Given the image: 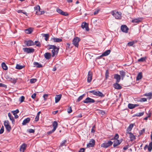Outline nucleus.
I'll use <instances>...</instances> for the list:
<instances>
[{"mask_svg": "<svg viewBox=\"0 0 152 152\" xmlns=\"http://www.w3.org/2000/svg\"><path fill=\"white\" fill-rule=\"evenodd\" d=\"M89 92L95 95L101 97H102L104 96V95L102 93L99 91H90Z\"/></svg>", "mask_w": 152, "mask_h": 152, "instance_id": "1", "label": "nucleus"}, {"mask_svg": "<svg viewBox=\"0 0 152 152\" xmlns=\"http://www.w3.org/2000/svg\"><path fill=\"white\" fill-rule=\"evenodd\" d=\"M112 14L114 17L116 19H121V13L118 12L113 11Z\"/></svg>", "mask_w": 152, "mask_h": 152, "instance_id": "2", "label": "nucleus"}, {"mask_svg": "<svg viewBox=\"0 0 152 152\" xmlns=\"http://www.w3.org/2000/svg\"><path fill=\"white\" fill-rule=\"evenodd\" d=\"M113 143L111 141H108L107 142H105L102 144L101 146L104 148H107L111 145Z\"/></svg>", "mask_w": 152, "mask_h": 152, "instance_id": "3", "label": "nucleus"}, {"mask_svg": "<svg viewBox=\"0 0 152 152\" xmlns=\"http://www.w3.org/2000/svg\"><path fill=\"white\" fill-rule=\"evenodd\" d=\"M80 39L77 37H75L73 39L72 44L76 47H78L79 46V42L80 41Z\"/></svg>", "mask_w": 152, "mask_h": 152, "instance_id": "4", "label": "nucleus"}, {"mask_svg": "<svg viewBox=\"0 0 152 152\" xmlns=\"http://www.w3.org/2000/svg\"><path fill=\"white\" fill-rule=\"evenodd\" d=\"M59 48L57 47H55L52 50V56L53 57L56 56L58 52Z\"/></svg>", "mask_w": 152, "mask_h": 152, "instance_id": "5", "label": "nucleus"}, {"mask_svg": "<svg viewBox=\"0 0 152 152\" xmlns=\"http://www.w3.org/2000/svg\"><path fill=\"white\" fill-rule=\"evenodd\" d=\"M95 102V101L93 99L90 97L87 98L85 100L83 101V102L85 103H93Z\"/></svg>", "mask_w": 152, "mask_h": 152, "instance_id": "6", "label": "nucleus"}, {"mask_svg": "<svg viewBox=\"0 0 152 152\" xmlns=\"http://www.w3.org/2000/svg\"><path fill=\"white\" fill-rule=\"evenodd\" d=\"M23 51L27 53H33L34 51V49L33 48H23Z\"/></svg>", "mask_w": 152, "mask_h": 152, "instance_id": "7", "label": "nucleus"}, {"mask_svg": "<svg viewBox=\"0 0 152 152\" xmlns=\"http://www.w3.org/2000/svg\"><path fill=\"white\" fill-rule=\"evenodd\" d=\"M95 144V141L94 139L91 140L87 144V148L93 147H94Z\"/></svg>", "mask_w": 152, "mask_h": 152, "instance_id": "8", "label": "nucleus"}, {"mask_svg": "<svg viewBox=\"0 0 152 152\" xmlns=\"http://www.w3.org/2000/svg\"><path fill=\"white\" fill-rule=\"evenodd\" d=\"M81 27L83 29H85L86 31H88L89 30L88 25L87 23L85 22H83L82 23Z\"/></svg>", "mask_w": 152, "mask_h": 152, "instance_id": "9", "label": "nucleus"}, {"mask_svg": "<svg viewBox=\"0 0 152 152\" xmlns=\"http://www.w3.org/2000/svg\"><path fill=\"white\" fill-rule=\"evenodd\" d=\"M92 73L91 71H89L88 72L87 80V82L89 83L92 80Z\"/></svg>", "mask_w": 152, "mask_h": 152, "instance_id": "10", "label": "nucleus"}, {"mask_svg": "<svg viewBox=\"0 0 152 152\" xmlns=\"http://www.w3.org/2000/svg\"><path fill=\"white\" fill-rule=\"evenodd\" d=\"M56 11L59 14L64 16H67L68 14L67 12H65L62 11L61 9L57 8L56 9Z\"/></svg>", "mask_w": 152, "mask_h": 152, "instance_id": "11", "label": "nucleus"}, {"mask_svg": "<svg viewBox=\"0 0 152 152\" xmlns=\"http://www.w3.org/2000/svg\"><path fill=\"white\" fill-rule=\"evenodd\" d=\"M121 29L123 32L126 33L128 32L129 28L126 25H122L121 27Z\"/></svg>", "mask_w": 152, "mask_h": 152, "instance_id": "12", "label": "nucleus"}, {"mask_svg": "<svg viewBox=\"0 0 152 152\" xmlns=\"http://www.w3.org/2000/svg\"><path fill=\"white\" fill-rule=\"evenodd\" d=\"M114 78L116 80V83H118L119 82L121 79V76L118 74H115L114 75Z\"/></svg>", "mask_w": 152, "mask_h": 152, "instance_id": "13", "label": "nucleus"}, {"mask_svg": "<svg viewBox=\"0 0 152 152\" xmlns=\"http://www.w3.org/2000/svg\"><path fill=\"white\" fill-rule=\"evenodd\" d=\"M139 105L138 104H133L129 103L128 104V107L129 109H132L138 106Z\"/></svg>", "mask_w": 152, "mask_h": 152, "instance_id": "14", "label": "nucleus"}, {"mask_svg": "<svg viewBox=\"0 0 152 152\" xmlns=\"http://www.w3.org/2000/svg\"><path fill=\"white\" fill-rule=\"evenodd\" d=\"M62 97L61 94L56 95L55 98L56 103H58Z\"/></svg>", "mask_w": 152, "mask_h": 152, "instance_id": "15", "label": "nucleus"}, {"mask_svg": "<svg viewBox=\"0 0 152 152\" xmlns=\"http://www.w3.org/2000/svg\"><path fill=\"white\" fill-rule=\"evenodd\" d=\"M26 44L27 46H32L34 45L33 41L31 40L26 41Z\"/></svg>", "mask_w": 152, "mask_h": 152, "instance_id": "16", "label": "nucleus"}, {"mask_svg": "<svg viewBox=\"0 0 152 152\" xmlns=\"http://www.w3.org/2000/svg\"><path fill=\"white\" fill-rule=\"evenodd\" d=\"M121 141L118 140H115L114 141L113 146L114 148L116 147L120 144Z\"/></svg>", "mask_w": 152, "mask_h": 152, "instance_id": "17", "label": "nucleus"}, {"mask_svg": "<svg viewBox=\"0 0 152 152\" xmlns=\"http://www.w3.org/2000/svg\"><path fill=\"white\" fill-rule=\"evenodd\" d=\"M8 116L9 117L10 120L12 121V124H15V120L13 117L10 113H8Z\"/></svg>", "mask_w": 152, "mask_h": 152, "instance_id": "18", "label": "nucleus"}, {"mask_svg": "<svg viewBox=\"0 0 152 152\" xmlns=\"http://www.w3.org/2000/svg\"><path fill=\"white\" fill-rule=\"evenodd\" d=\"M113 86L115 89H120L122 88V87L118 83H116H116L113 84Z\"/></svg>", "mask_w": 152, "mask_h": 152, "instance_id": "19", "label": "nucleus"}, {"mask_svg": "<svg viewBox=\"0 0 152 152\" xmlns=\"http://www.w3.org/2000/svg\"><path fill=\"white\" fill-rule=\"evenodd\" d=\"M126 133L129 134V135L130 138V140L131 141H132L135 139L136 137L132 133L129 132H126Z\"/></svg>", "mask_w": 152, "mask_h": 152, "instance_id": "20", "label": "nucleus"}, {"mask_svg": "<svg viewBox=\"0 0 152 152\" xmlns=\"http://www.w3.org/2000/svg\"><path fill=\"white\" fill-rule=\"evenodd\" d=\"M45 58L47 60L49 59L51 56V54L49 53H46L44 54Z\"/></svg>", "mask_w": 152, "mask_h": 152, "instance_id": "21", "label": "nucleus"}, {"mask_svg": "<svg viewBox=\"0 0 152 152\" xmlns=\"http://www.w3.org/2000/svg\"><path fill=\"white\" fill-rule=\"evenodd\" d=\"M30 120V119L29 118H26L24 120H23L22 124L23 125H26V124L27 123H28L29 122Z\"/></svg>", "mask_w": 152, "mask_h": 152, "instance_id": "22", "label": "nucleus"}, {"mask_svg": "<svg viewBox=\"0 0 152 152\" xmlns=\"http://www.w3.org/2000/svg\"><path fill=\"white\" fill-rule=\"evenodd\" d=\"M52 126L53 127V129L56 130V129L58 127V123L57 121H54L52 123Z\"/></svg>", "mask_w": 152, "mask_h": 152, "instance_id": "23", "label": "nucleus"}, {"mask_svg": "<svg viewBox=\"0 0 152 152\" xmlns=\"http://www.w3.org/2000/svg\"><path fill=\"white\" fill-rule=\"evenodd\" d=\"M54 42H59L62 41V39L60 38L54 37L52 39Z\"/></svg>", "mask_w": 152, "mask_h": 152, "instance_id": "24", "label": "nucleus"}, {"mask_svg": "<svg viewBox=\"0 0 152 152\" xmlns=\"http://www.w3.org/2000/svg\"><path fill=\"white\" fill-rule=\"evenodd\" d=\"M111 51L110 50H107L105 51L102 54V56H106L109 55Z\"/></svg>", "mask_w": 152, "mask_h": 152, "instance_id": "25", "label": "nucleus"}, {"mask_svg": "<svg viewBox=\"0 0 152 152\" xmlns=\"http://www.w3.org/2000/svg\"><path fill=\"white\" fill-rule=\"evenodd\" d=\"M142 72H140L137 75L136 80H138L142 79Z\"/></svg>", "mask_w": 152, "mask_h": 152, "instance_id": "26", "label": "nucleus"}, {"mask_svg": "<svg viewBox=\"0 0 152 152\" xmlns=\"http://www.w3.org/2000/svg\"><path fill=\"white\" fill-rule=\"evenodd\" d=\"M26 145L25 143H23L22 144V145L20 146V150L21 151V150H23V152L26 149Z\"/></svg>", "mask_w": 152, "mask_h": 152, "instance_id": "27", "label": "nucleus"}, {"mask_svg": "<svg viewBox=\"0 0 152 152\" xmlns=\"http://www.w3.org/2000/svg\"><path fill=\"white\" fill-rule=\"evenodd\" d=\"M1 66L3 69L4 70H6L8 69V67L4 62L2 63Z\"/></svg>", "mask_w": 152, "mask_h": 152, "instance_id": "28", "label": "nucleus"}, {"mask_svg": "<svg viewBox=\"0 0 152 152\" xmlns=\"http://www.w3.org/2000/svg\"><path fill=\"white\" fill-rule=\"evenodd\" d=\"M33 30L31 28L25 30V32L27 34H30L32 31Z\"/></svg>", "mask_w": 152, "mask_h": 152, "instance_id": "29", "label": "nucleus"}, {"mask_svg": "<svg viewBox=\"0 0 152 152\" xmlns=\"http://www.w3.org/2000/svg\"><path fill=\"white\" fill-rule=\"evenodd\" d=\"M133 127V124H130L127 129V131L128 132H129L131 131Z\"/></svg>", "mask_w": 152, "mask_h": 152, "instance_id": "30", "label": "nucleus"}, {"mask_svg": "<svg viewBox=\"0 0 152 152\" xmlns=\"http://www.w3.org/2000/svg\"><path fill=\"white\" fill-rule=\"evenodd\" d=\"M25 66H21L18 64H17L15 68L17 69H21L24 67Z\"/></svg>", "mask_w": 152, "mask_h": 152, "instance_id": "31", "label": "nucleus"}, {"mask_svg": "<svg viewBox=\"0 0 152 152\" xmlns=\"http://www.w3.org/2000/svg\"><path fill=\"white\" fill-rule=\"evenodd\" d=\"M40 113H41L40 111H39L37 113V115L36 116L35 118V121L37 122L39 121V114Z\"/></svg>", "mask_w": 152, "mask_h": 152, "instance_id": "32", "label": "nucleus"}, {"mask_svg": "<svg viewBox=\"0 0 152 152\" xmlns=\"http://www.w3.org/2000/svg\"><path fill=\"white\" fill-rule=\"evenodd\" d=\"M40 7L39 5H37L36 6H35L34 7V9L35 10H36V13H37V12L38 11H40Z\"/></svg>", "mask_w": 152, "mask_h": 152, "instance_id": "33", "label": "nucleus"}, {"mask_svg": "<svg viewBox=\"0 0 152 152\" xmlns=\"http://www.w3.org/2000/svg\"><path fill=\"white\" fill-rule=\"evenodd\" d=\"M120 74L121 75L122 79L123 80L125 76V75L126 73L124 71L122 70L120 71Z\"/></svg>", "mask_w": 152, "mask_h": 152, "instance_id": "34", "label": "nucleus"}, {"mask_svg": "<svg viewBox=\"0 0 152 152\" xmlns=\"http://www.w3.org/2000/svg\"><path fill=\"white\" fill-rule=\"evenodd\" d=\"M152 150V142H150L148 146V150L151 152Z\"/></svg>", "mask_w": 152, "mask_h": 152, "instance_id": "35", "label": "nucleus"}, {"mask_svg": "<svg viewBox=\"0 0 152 152\" xmlns=\"http://www.w3.org/2000/svg\"><path fill=\"white\" fill-rule=\"evenodd\" d=\"M42 36L45 37V39L46 41H47L49 37V34H42Z\"/></svg>", "mask_w": 152, "mask_h": 152, "instance_id": "36", "label": "nucleus"}, {"mask_svg": "<svg viewBox=\"0 0 152 152\" xmlns=\"http://www.w3.org/2000/svg\"><path fill=\"white\" fill-rule=\"evenodd\" d=\"M66 140H64L63 141H62V142L60 144V145L59 146L60 147H62L64 146H66Z\"/></svg>", "mask_w": 152, "mask_h": 152, "instance_id": "37", "label": "nucleus"}, {"mask_svg": "<svg viewBox=\"0 0 152 152\" xmlns=\"http://www.w3.org/2000/svg\"><path fill=\"white\" fill-rule=\"evenodd\" d=\"M34 64L38 68H40L42 66L41 64H39L37 62H34Z\"/></svg>", "mask_w": 152, "mask_h": 152, "instance_id": "38", "label": "nucleus"}, {"mask_svg": "<svg viewBox=\"0 0 152 152\" xmlns=\"http://www.w3.org/2000/svg\"><path fill=\"white\" fill-rule=\"evenodd\" d=\"M144 114V112H141V113H137L135 114L134 115L135 116H137V117H140L141 116H142Z\"/></svg>", "mask_w": 152, "mask_h": 152, "instance_id": "39", "label": "nucleus"}, {"mask_svg": "<svg viewBox=\"0 0 152 152\" xmlns=\"http://www.w3.org/2000/svg\"><path fill=\"white\" fill-rule=\"evenodd\" d=\"M9 80L10 81H11L12 83H15L16 82V80L14 78L12 77H10Z\"/></svg>", "mask_w": 152, "mask_h": 152, "instance_id": "40", "label": "nucleus"}, {"mask_svg": "<svg viewBox=\"0 0 152 152\" xmlns=\"http://www.w3.org/2000/svg\"><path fill=\"white\" fill-rule=\"evenodd\" d=\"M85 96V94H83L82 95L80 96L78 98V99H77V101L78 102H80V100H81Z\"/></svg>", "mask_w": 152, "mask_h": 152, "instance_id": "41", "label": "nucleus"}, {"mask_svg": "<svg viewBox=\"0 0 152 152\" xmlns=\"http://www.w3.org/2000/svg\"><path fill=\"white\" fill-rule=\"evenodd\" d=\"M141 20H140V19L138 18V19H134L133 20H132V23H138L141 21Z\"/></svg>", "mask_w": 152, "mask_h": 152, "instance_id": "42", "label": "nucleus"}, {"mask_svg": "<svg viewBox=\"0 0 152 152\" xmlns=\"http://www.w3.org/2000/svg\"><path fill=\"white\" fill-rule=\"evenodd\" d=\"M145 95L146 96H148L149 99H151L152 96V93L149 92L148 93L145 94Z\"/></svg>", "mask_w": 152, "mask_h": 152, "instance_id": "43", "label": "nucleus"}, {"mask_svg": "<svg viewBox=\"0 0 152 152\" xmlns=\"http://www.w3.org/2000/svg\"><path fill=\"white\" fill-rule=\"evenodd\" d=\"M146 57H142L140 59H139L138 60V62H143L145 61L146 59Z\"/></svg>", "mask_w": 152, "mask_h": 152, "instance_id": "44", "label": "nucleus"}, {"mask_svg": "<svg viewBox=\"0 0 152 152\" xmlns=\"http://www.w3.org/2000/svg\"><path fill=\"white\" fill-rule=\"evenodd\" d=\"M5 127L6 128V130H7V131L8 132H9L10 131V130L11 129V127L10 125H9L6 126H5Z\"/></svg>", "mask_w": 152, "mask_h": 152, "instance_id": "45", "label": "nucleus"}, {"mask_svg": "<svg viewBox=\"0 0 152 152\" xmlns=\"http://www.w3.org/2000/svg\"><path fill=\"white\" fill-rule=\"evenodd\" d=\"M19 112V110L18 109H16L15 110L12 111L11 113H12L13 115H16Z\"/></svg>", "mask_w": 152, "mask_h": 152, "instance_id": "46", "label": "nucleus"}, {"mask_svg": "<svg viewBox=\"0 0 152 152\" xmlns=\"http://www.w3.org/2000/svg\"><path fill=\"white\" fill-rule=\"evenodd\" d=\"M17 12L19 13H23L24 14H25L26 16H27V13L25 12H23V11L21 10H18L17 11Z\"/></svg>", "mask_w": 152, "mask_h": 152, "instance_id": "47", "label": "nucleus"}, {"mask_svg": "<svg viewBox=\"0 0 152 152\" xmlns=\"http://www.w3.org/2000/svg\"><path fill=\"white\" fill-rule=\"evenodd\" d=\"M35 44L38 47H40L41 46V44L40 42L38 41H35Z\"/></svg>", "mask_w": 152, "mask_h": 152, "instance_id": "48", "label": "nucleus"}, {"mask_svg": "<svg viewBox=\"0 0 152 152\" xmlns=\"http://www.w3.org/2000/svg\"><path fill=\"white\" fill-rule=\"evenodd\" d=\"M9 124H10L8 120L5 121H4V125L5 126H7L9 125H10Z\"/></svg>", "mask_w": 152, "mask_h": 152, "instance_id": "49", "label": "nucleus"}, {"mask_svg": "<svg viewBox=\"0 0 152 152\" xmlns=\"http://www.w3.org/2000/svg\"><path fill=\"white\" fill-rule=\"evenodd\" d=\"M56 46L54 45H48L49 49H53L55 47H56Z\"/></svg>", "mask_w": 152, "mask_h": 152, "instance_id": "50", "label": "nucleus"}, {"mask_svg": "<svg viewBox=\"0 0 152 152\" xmlns=\"http://www.w3.org/2000/svg\"><path fill=\"white\" fill-rule=\"evenodd\" d=\"M37 81V80L36 79L32 78L30 80V82L31 83H34Z\"/></svg>", "mask_w": 152, "mask_h": 152, "instance_id": "51", "label": "nucleus"}, {"mask_svg": "<svg viewBox=\"0 0 152 152\" xmlns=\"http://www.w3.org/2000/svg\"><path fill=\"white\" fill-rule=\"evenodd\" d=\"M119 138V135L118 134H116L114 138H112V140L114 139L115 140H118L117 139Z\"/></svg>", "mask_w": 152, "mask_h": 152, "instance_id": "52", "label": "nucleus"}, {"mask_svg": "<svg viewBox=\"0 0 152 152\" xmlns=\"http://www.w3.org/2000/svg\"><path fill=\"white\" fill-rule=\"evenodd\" d=\"M25 97L23 96H22L19 99V101L21 102L24 101Z\"/></svg>", "mask_w": 152, "mask_h": 152, "instance_id": "53", "label": "nucleus"}, {"mask_svg": "<svg viewBox=\"0 0 152 152\" xmlns=\"http://www.w3.org/2000/svg\"><path fill=\"white\" fill-rule=\"evenodd\" d=\"M27 131L30 133H34L35 132L34 130L31 129H28Z\"/></svg>", "mask_w": 152, "mask_h": 152, "instance_id": "54", "label": "nucleus"}, {"mask_svg": "<svg viewBox=\"0 0 152 152\" xmlns=\"http://www.w3.org/2000/svg\"><path fill=\"white\" fill-rule=\"evenodd\" d=\"M4 127L2 126L0 130V134H2L4 132Z\"/></svg>", "mask_w": 152, "mask_h": 152, "instance_id": "55", "label": "nucleus"}, {"mask_svg": "<svg viewBox=\"0 0 152 152\" xmlns=\"http://www.w3.org/2000/svg\"><path fill=\"white\" fill-rule=\"evenodd\" d=\"M48 96V94H44L43 96V97L44 99V100L46 101L47 99V98Z\"/></svg>", "mask_w": 152, "mask_h": 152, "instance_id": "56", "label": "nucleus"}, {"mask_svg": "<svg viewBox=\"0 0 152 152\" xmlns=\"http://www.w3.org/2000/svg\"><path fill=\"white\" fill-rule=\"evenodd\" d=\"M72 111V108L71 107H69L68 109H67V112L69 113H71Z\"/></svg>", "mask_w": 152, "mask_h": 152, "instance_id": "57", "label": "nucleus"}, {"mask_svg": "<svg viewBox=\"0 0 152 152\" xmlns=\"http://www.w3.org/2000/svg\"><path fill=\"white\" fill-rule=\"evenodd\" d=\"M134 43V42L133 41L129 42L128 43V45L130 46H132L133 45Z\"/></svg>", "mask_w": 152, "mask_h": 152, "instance_id": "58", "label": "nucleus"}, {"mask_svg": "<svg viewBox=\"0 0 152 152\" xmlns=\"http://www.w3.org/2000/svg\"><path fill=\"white\" fill-rule=\"evenodd\" d=\"M145 129H143L142 130H140L139 131V134L140 135H141L143 133H144L145 132Z\"/></svg>", "mask_w": 152, "mask_h": 152, "instance_id": "59", "label": "nucleus"}, {"mask_svg": "<svg viewBox=\"0 0 152 152\" xmlns=\"http://www.w3.org/2000/svg\"><path fill=\"white\" fill-rule=\"evenodd\" d=\"M55 130L53 129H52L51 130L47 132L48 134H50L53 133Z\"/></svg>", "mask_w": 152, "mask_h": 152, "instance_id": "60", "label": "nucleus"}, {"mask_svg": "<svg viewBox=\"0 0 152 152\" xmlns=\"http://www.w3.org/2000/svg\"><path fill=\"white\" fill-rule=\"evenodd\" d=\"M109 77V73L108 72L107 70L106 71V73L105 74V78L106 79H107L108 78V77Z\"/></svg>", "mask_w": 152, "mask_h": 152, "instance_id": "61", "label": "nucleus"}, {"mask_svg": "<svg viewBox=\"0 0 152 152\" xmlns=\"http://www.w3.org/2000/svg\"><path fill=\"white\" fill-rule=\"evenodd\" d=\"M147 101V99L145 98H143L141 99L140 101L141 102H145Z\"/></svg>", "mask_w": 152, "mask_h": 152, "instance_id": "62", "label": "nucleus"}, {"mask_svg": "<svg viewBox=\"0 0 152 152\" xmlns=\"http://www.w3.org/2000/svg\"><path fill=\"white\" fill-rule=\"evenodd\" d=\"M85 150L84 148H80L78 152H84Z\"/></svg>", "mask_w": 152, "mask_h": 152, "instance_id": "63", "label": "nucleus"}, {"mask_svg": "<svg viewBox=\"0 0 152 152\" xmlns=\"http://www.w3.org/2000/svg\"><path fill=\"white\" fill-rule=\"evenodd\" d=\"M36 94L35 93H34L31 96V97L32 98L34 99L36 97Z\"/></svg>", "mask_w": 152, "mask_h": 152, "instance_id": "64", "label": "nucleus"}]
</instances>
